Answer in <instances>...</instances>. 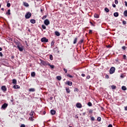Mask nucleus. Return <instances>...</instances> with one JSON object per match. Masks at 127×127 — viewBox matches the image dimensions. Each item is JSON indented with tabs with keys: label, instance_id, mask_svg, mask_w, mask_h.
I'll list each match as a JSON object with an SVG mask.
<instances>
[{
	"label": "nucleus",
	"instance_id": "nucleus-46",
	"mask_svg": "<svg viewBox=\"0 0 127 127\" xmlns=\"http://www.w3.org/2000/svg\"><path fill=\"white\" fill-rule=\"evenodd\" d=\"M121 78H125V75L124 74H122L120 76Z\"/></svg>",
	"mask_w": 127,
	"mask_h": 127
},
{
	"label": "nucleus",
	"instance_id": "nucleus-18",
	"mask_svg": "<svg viewBox=\"0 0 127 127\" xmlns=\"http://www.w3.org/2000/svg\"><path fill=\"white\" fill-rule=\"evenodd\" d=\"M55 35H56L57 36H60V33H59V32H58V31H56V32H55Z\"/></svg>",
	"mask_w": 127,
	"mask_h": 127
},
{
	"label": "nucleus",
	"instance_id": "nucleus-47",
	"mask_svg": "<svg viewBox=\"0 0 127 127\" xmlns=\"http://www.w3.org/2000/svg\"><path fill=\"white\" fill-rule=\"evenodd\" d=\"M123 24L126 25V24H127V21L124 20V21H123Z\"/></svg>",
	"mask_w": 127,
	"mask_h": 127
},
{
	"label": "nucleus",
	"instance_id": "nucleus-49",
	"mask_svg": "<svg viewBox=\"0 0 127 127\" xmlns=\"http://www.w3.org/2000/svg\"><path fill=\"white\" fill-rule=\"evenodd\" d=\"M123 58H124V59H127V56H126V55H124Z\"/></svg>",
	"mask_w": 127,
	"mask_h": 127
},
{
	"label": "nucleus",
	"instance_id": "nucleus-42",
	"mask_svg": "<svg viewBox=\"0 0 127 127\" xmlns=\"http://www.w3.org/2000/svg\"><path fill=\"white\" fill-rule=\"evenodd\" d=\"M115 3L116 4H118V3H119V0H115Z\"/></svg>",
	"mask_w": 127,
	"mask_h": 127
},
{
	"label": "nucleus",
	"instance_id": "nucleus-16",
	"mask_svg": "<svg viewBox=\"0 0 127 127\" xmlns=\"http://www.w3.org/2000/svg\"><path fill=\"white\" fill-rule=\"evenodd\" d=\"M114 16L115 17H118V16H119V12H116L114 13Z\"/></svg>",
	"mask_w": 127,
	"mask_h": 127
},
{
	"label": "nucleus",
	"instance_id": "nucleus-28",
	"mask_svg": "<svg viewBox=\"0 0 127 127\" xmlns=\"http://www.w3.org/2000/svg\"><path fill=\"white\" fill-rule=\"evenodd\" d=\"M124 16L127 17V10H126L124 12Z\"/></svg>",
	"mask_w": 127,
	"mask_h": 127
},
{
	"label": "nucleus",
	"instance_id": "nucleus-6",
	"mask_svg": "<svg viewBox=\"0 0 127 127\" xmlns=\"http://www.w3.org/2000/svg\"><path fill=\"white\" fill-rule=\"evenodd\" d=\"M7 106H8V105L7 103H4L2 105L1 108L3 109V110H5V108H7Z\"/></svg>",
	"mask_w": 127,
	"mask_h": 127
},
{
	"label": "nucleus",
	"instance_id": "nucleus-36",
	"mask_svg": "<svg viewBox=\"0 0 127 127\" xmlns=\"http://www.w3.org/2000/svg\"><path fill=\"white\" fill-rule=\"evenodd\" d=\"M97 121L100 122L101 121H102V118H101V117H98Z\"/></svg>",
	"mask_w": 127,
	"mask_h": 127
},
{
	"label": "nucleus",
	"instance_id": "nucleus-1",
	"mask_svg": "<svg viewBox=\"0 0 127 127\" xmlns=\"http://www.w3.org/2000/svg\"><path fill=\"white\" fill-rule=\"evenodd\" d=\"M32 14L30 12H27L25 16V17L26 19H28L29 18H30L31 17Z\"/></svg>",
	"mask_w": 127,
	"mask_h": 127
},
{
	"label": "nucleus",
	"instance_id": "nucleus-52",
	"mask_svg": "<svg viewBox=\"0 0 127 127\" xmlns=\"http://www.w3.org/2000/svg\"><path fill=\"white\" fill-rule=\"evenodd\" d=\"M64 71L65 72V73H67V69L64 68Z\"/></svg>",
	"mask_w": 127,
	"mask_h": 127
},
{
	"label": "nucleus",
	"instance_id": "nucleus-35",
	"mask_svg": "<svg viewBox=\"0 0 127 127\" xmlns=\"http://www.w3.org/2000/svg\"><path fill=\"white\" fill-rule=\"evenodd\" d=\"M87 105H88V106H89V107H92V103L90 102H88Z\"/></svg>",
	"mask_w": 127,
	"mask_h": 127
},
{
	"label": "nucleus",
	"instance_id": "nucleus-24",
	"mask_svg": "<svg viewBox=\"0 0 127 127\" xmlns=\"http://www.w3.org/2000/svg\"><path fill=\"white\" fill-rule=\"evenodd\" d=\"M29 92H35V89L34 88H30L29 89Z\"/></svg>",
	"mask_w": 127,
	"mask_h": 127
},
{
	"label": "nucleus",
	"instance_id": "nucleus-26",
	"mask_svg": "<svg viewBox=\"0 0 127 127\" xmlns=\"http://www.w3.org/2000/svg\"><path fill=\"white\" fill-rule=\"evenodd\" d=\"M122 90H123V91H127V87H126L125 86H123L122 87Z\"/></svg>",
	"mask_w": 127,
	"mask_h": 127
},
{
	"label": "nucleus",
	"instance_id": "nucleus-9",
	"mask_svg": "<svg viewBox=\"0 0 127 127\" xmlns=\"http://www.w3.org/2000/svg\"><path fill=\"white\" fill-rule=\"evenodd\" d=\"M65 84H66V85H68V86H71L72 85H73V83L71 81H66Z\"/></svg>",
	"mask_w": 127,
	"mask_h": 127
},
{
	"label": "nucleus",
	"instance_id": "nucleus-59",
	"mask_svg": "<svg viewBox=\"0 0 127 127\" xmlns=\"http://www.w3.org/2000/svg\"><path fill=\"white\" fill-rule=\"evenodd\" d=\"M81 76H82V77H85V75L84 73H82V74H81Z\"/></svg>",
	"mask_w": 127,
	"mask_h": 127
},
{
	"label": "nucleus",
	"instance_id": "nucleus-60",
	"mask_svg": "<svg viewBox=\"0 0 127 127\" xmlns=\"http://www.w3.org/2000/svg\"><path fill=\"white\" fill-rule=\"evenodd\" d=\"M44 11V9L43 8H41V12H43Z\"/></svg>",
	"mask_w": 127,
	"mask_h": 127
},
{
	"label": "nucleus",
	"instance_id": "nucleus-10",
	"mask_svg": "<svg viewBox=\"0 0 127 127\" xmlns=\"http://www.w3.org/2000/svg\"><path fill=\"white\" fill-rule=\"evenodd\" d=\"M17 48L20 52L23 51V47L22 45L19 47H18Z\"/></svg>",
	"mask_w": 127,
	"mask_h": 127
},
{
	"label": "nucleus",
	"instance_id": "nucleus-4",
	"mask_svg": "<svg viewBox=\"0 0 127 127\" xmlns=\"http://www.w3.org/2000/svg\"><path fill=\"white\" fill-rule=\"evenodd\" d=\"M41 42H46L47 43L48 42V39L46 38V37H43L41 39Z\"/></svg>",
	"mask_w": 127,
	"mask_h": 127
},
{
	"label": "nucleus",
	"instance_id": "nucleus-29",
	"mask_svg": "<svg viewBox=\"0 0 127 127\" xmlns=\"http://www.w3.org/2000/svg\"><path fill=\"white\" fill-rule=\"evenodd\" d=\"M90 120L92 122H94V121H95V118L94 117H93V116L90 117Z\"/></svg>",
	"mask_w": 127,
	"mask_h": 127
},
{
	"label": "nucleus",
	"instance_id": "nucleus-25",
	"mask_svg": "<svg viewBox=\"0 0 127 127\" xmlns=\"http://www.w3.org/2000/svg\"><path fill=\"white\" fill-rule=\"evenodd\" d=\"M65 90L66 91V93H70V92H71V91H70V89H69V88L66 87Z\"/></svg>",
	"mask_w": 127,
	"mask_h": 127
},
{
	"label": "nucleus",
	"instance_id": "nucleus-13",
	"mask_svg": "<svg viewBox=\"0 0 127 127\" xmlns=\"http://www.w3.org/2000/svg\"><path fill=\"white\" fill-rule=\"evenodd\" d=\"M23 3L24 6H26V7H28V6H29V4L27 2H23Z\"/></svg>",
	"mask_w": 127,
	"mask_h": 127
},
{
	"label": "nucleus",
	"instance_id": "nucleus-37",
	"mask_svg": "<svg viewBox=\"0 0 127 127\" xmlns=\"http://www.w3.org/2000/svg\"><path fill=\"white\" fill-rule=\"evenodd\" d=\"M50 60H53V56L52 55H50Z\"/></svg>",
	"mask_w": 127,
	"mask_h": 127
},
{
	"label": "nucleus",
	"instance_id": "nucleus-7",
	"mask_svg": "<svg viewBox=\"0 0 127 127\" xmlns=\"http://www.w3.org/2000/svg\"><path fill=\"white\" fill-rule=\"evenodd\" d=\"M44 24H45V25H49V24H50V22L49 21V20L47 19L45 20Z\"/></svg>",
	"mask_w": 127,
	"mask_h": 127
},
{
	"label": "nucleus",
	"instance_id": "nucleus-30",
	"mask_svg": "<svg viewBox=\"0 0 127 127\" xmlns=\"http://www.w3.org/2000/svg\"><path fill=\"white\" fill-rule=\"evenodd\" d=\"M105 10L106 12H109L110 11V9H109V8H108L107 7L105 8Z\"/></svg>",
	"mask_w": 127,
	"mask_h": 127
},
{
	"label": "nucleus",
	"instance_id": "nucleus-54",
	"mask_svg": "<svg viewBox=\"0 0 127 127\" xmlns=\"http://www.w3.org/2000/svg\"><path fill=\"white\" fill-rule=\"evenodd\" d=\"M0 56L1 57H2V56H3V55L2 54V53L1 52H0Z\"/></svg>",
	"mask_w": 127,
	"mask_h": 127
},
{
	"label": "nucleus",
	"instance_id": "nucleus-38",
	"mask_svg": "<svg viewBox=\"0 0 127 127\" xmlns=\"http://www.w3.org/2000/svg\"><path fill=\"white\" fill-rule=\"evenodd\" d=\"M29 120L31 121L32 122H33L34 121V119H33V117H31L29 118Z\"/></svg>",
	"mask_w": 127,
	"mask_h": 127
},
{
	"label": "nucleus",
	"instance_id": "nucleus-45",
	"mask_svg": "<svg viewBox=\"0 0 127 127\" xmlns=\"http://www.w3.org/2000/svg\"><path fill=\"white\" fill-rule=\"evenodd\" d=\"M7 7H10V3H7Z\"/></svg>",
	"mask_w": 127,
	"mask_h": 127
},
{
	"label": "nucleus",
	"instance_id": "nucleus-39",
	"mask_svg": "<svg viewBox=\"0 0 127 127\" xmlns=\"http://www.w3.org/2000/svg\"><path fill=\"white\" fill-rule=\"evenodd\" d=\"M42 28H43V29H46V26H45V25H42Z\"/></svg>",
	"mask_w": 127,
	"mask_h": 127
},
{
	"label": "nucleus",
	"instance_id": "nucleus-3",
	"mask_svg": "<svg viewBox=\"0 0 127 127\" xmlns=\"http://www.w3.org/2000/svg\"><path fill=\"white\" fill-rule=\"evenodd\" d=\"M116 71V68L115 67H112L110 69V74H114Z\"/></svg>",
	"mask_w": 127,
	"mask_h": 127
},
{
	"label": "nucleus",
	"instance_id": "nucleus-11",
	"mask_svg": "<svg viewBox=\"0 0 127 127\" xmlns=\"http://www.w3.org/2000/svg\"><path fill=\"white\" fill-rule=\"evenodd\" d=\"M15 44H16V46H17V48H18V47H19V46H21L22 45H21V43H20V42H15Z\"/></svg>",
	"mask_w": 127,
	"mask_h": 127
},
{
	"label": "nucleus",
	"instance_id": "nucleus-8",
	"mask_svg": "<svg viewBox=\"0 0 127 127\" xmlns=\"http://www.w3.org/2000/svg\"><path fill=\"white\" fill-rule=\"evenodd\" d=\"M76 107L78 109H81V108H82V104L80 103H77L76 104Z\"/></svg>",
	"mask_w": 127,
	"mask_h": 127
},
{
	"label": "nucleus",
	"instance_id": "nucleus-40",
	"mask_svg": "<svg viewBox=\"0 0 127 127\" xmlns=\"http://www.w3.org/2000/svg\"><path fill=\"white\" fill-rule=\"evenodd\" d=\"M55 43V42L54 41H52L51 43V46H53V45H54Z\"/></svg>",
	"mask_w": 127,
	"mask_h": 127
},
{
	"label": "nucleus",
	"instance_id": "nucleus-19",
	"mask_svg": "<svg viewBox=\"0 0 127 127\" xmlns=\"http://www.w3.org/2000/svg\"><path fill=\"white\" fill-rule=\"evenodd\" d=\"M57 80H59V81H61L62 79V77L61 76H57Z\"/></svg>",
	"mask_w": 127,
	"mask_h": 127
},
{
	"label": "nucleus",
	"instance_id": "nucleus-58",
	"mask_svg": "<svg viewBox=\"0 0 127 127\" xmlns=\"http://www.w3.org/2000/svg\"><path fill=\"white\" fill-rule=\"evenodd\" d=\"M53 97L51 96V97H50V100H51V101H52V100H53Z\"/></svg>",
	"mask_w": 127,
	"mask_h": 127
},
{
	"label": "nucleus",
	"instance_id": "nucleus-31",
	"mask_svg": "<svg viewBox=\"0 0 127 127\" xmlns=\"http://www.w3.org/2000/svg\"><path fill=\"white\" fill-rule=\"evenodd\" d=\"M84 42V39H81L80 41L78 42L79 44H82Z\"/></svg>",
	"mask_w": 127,
	"mask_h": 127
},
{
	"label": "nucleus",
	"instance_id": "nucleus-43",
	"mask_svg": "<svg viewBox=\"0 0 127 127\" xmlns=\"http://www.w3.org/2000/svg\"><path fill=\"white\" fill-rule=\"evenodd\" d=\"M122 48L123 50H126V49H127V47H126V46H123Z\"/></svg>",
	"mask_w": 127,
	"mask_h": 127
},
{
	"label": "nucleus",
	"instance_id": "nucleus-2",
	"mask_svg": "<svg viewBox=\"0 0 127 127\" xmlns=\"http://www.w3.org/2000/svg\"><path fill=\"white\" fill-rule=\"evenodd\" d=\"M41 64L43 66H47V65L49 64V63L48 62H45L44 61H41Z\"/></svg>",
	"mask_w": 127,
	"mask_h": 127
},
{
	"label": "nucleus",
	"instance_id": "nucleus-61",
	"mask_svg": "<svg viewBox=\"0 0 127 127\" xmlns=\"http://www.w3.org/2000/svg\"><path fill=\"white\" fill-rule=\"evenodd\" d=\"M107 48H110V47H111V45H109L107 46Z\"/></svg>",
	"mask_w": 127,
	"mask_h": 127
},
{
	"label": "nucleus",
	"instance_id": "nucleus-15",
	"mask_svg": "<svg viewBox=\"0 0 127 127\" xmlns=\"http://www.w3.org/2000/svg\"><path fill=\"white\" fill-rule=\"evenodd\" d=\"M31 23H32L33 24H34L36 23V21L35 19H31L30 20Z\"/></svg>",
	"mask_w": 127,
	"mask_h": 127
},
{
	"label": "nucleus",
	"instance_id": "nucleus-12",
	"mask_svg": "<svg viewBox=\"0 0 127 127\" xmlns=\"http://www.w3.org/2000/svg\"><path fill=\"white\" fill-rule=\"evenodd\" d=\"M51 114L53 116L54 115H55L56 114V111L54 110H51Z\"/></svg>",
	"mask_w": 127,
	"mask_h": 127
},
{
	"label": "nucleus",
	"instance_id": "nucleus-41",
	"mask_svg": "<svg viewBox=\"0 0 127 127\" xmlns=\"http://www.w3.org/2000/svg\"><path fill=\"white\" fill-rule=\"evenodd\" d=\"M74 92H79V89L75 88L74 90Z\"/></svg>",
	"mask_w": 127,
	"mask_h": 127
},
{
	"label": "nucleus",
	"instance_id": "nucleus-22",
	"mask_svg": "<svg viewBox=\"0 0 127 127\" xmlns=\"http://www.w3.org/2000/svg\"><path fill=\"white\" fill-rule=\"evenodd\" d=\"M111 88L112 90H116L117 89V86L115 85H112Z\"/></svg>",
	"mask_w": 127,
	"mask_h": 127
},
{
	"label": "nucleus",
	"instance_id": "nucleus-32",
	"mask_svg": "<svg viewBox=\"0 0 127 127\" xmlns=\"http://www.w3.org/2000/svg\"><path fill=\"white\" fill-rule=\"evenodd\" d=\"M12 83H13V84H16V83H17L16 79H13Z\"/></svg>",
	"mask_w": 127,
	"mask_h": 127
},
{
	"label": "nucleus",
	"instance_id": "nucleus-17",
	"mask_svg": "<svg viewBox=\"0 0 127 127\" xmlns=\"http://www.w3.org/2000/svg\"><path fill=\"white\" fill-rule=\"evenodd\" d=\"M14 89H19L20 86H18V85H14L13 86Z\"/></svg>",
	"mask_w": 127,
	"mask_h": 127
},
{
	"label": "nucleus",
	"instance_id": "nucleus-27",
	"mask_svg": "<svg viewBox=\"0 0 127 127\" xmlns=\"http://www.w3.org/2000/svg\"><path fill=\"white\" fill-rule=\"evenodd\" d=\"M77 40H78V38H75L73 41V44H76L77 43Z\"/></svg>",
	"mask_w": 127,
	"mask_h": 127
},
{
	"label": "nucleus",
	"instance_id": "nucleus-33",
	"mask_svg": "<svg viewBox=\"0 0 127 127\" xmlns=\"http://www.w3.org/2000/svg\"><path fill=\"white\" fill-rule=\"evenodd\" d=\"M34 114V111H32L31 112V113L29 114V115L32 116H33V114Z\"/></svg>",
	"mask_w": 127,
	"mask_h": 127
},
{
	"label": "nucleus",
	"instance_id": "nucleus-44",
	"mask_svg": "<svg viewBox=\"0 0 127 127\" xmlns=\"http://www.w3.org/2000/svg\"><path fill=\"white\" fill-rule=\"evenodd\" d=\"M89 34H92V33H93V30H89Z\"/></svg>",
	"mask_w": 127,
	"mask_h": 127
},
{
	"label": "nucleus",
	"instance_id": "nucleus-51",
	"mask_svg": "<svg viewBox=\"0 0 127 127\" xmlns=\"http://www.w3.org/2000/svg\"><path fill=\"white\" fill-rule=\"evenodd\" d=\"M105 78H106V79H109V75L106 74V75H105Z\"/></svg>",
	"mask_w": 127,
	"mask_h": 127
},
{
	"label": "nucleus",
	"instance_id": "nucleus-48",
	"mask_svg": "<svg viewBox=\"0 0 127 127\" xmlns=\"http://www.w3.org/2000/svg\"><path fill=\"white\" fill-rule=\"evenodd\" d=\"M90 75H87V76H86V79H87V80H89V79H90Z\"/></svg>",
	"mask_w": 127,
	"mask_h": 127
},
{
	"label": "nucleus",
	"instance_id": "nucleus-57",
	"mask_svg": "<svg viewBox=\"0 0 127 127\" xmlns=\"http://www.w3.org/2000/svg\"><path fill=\"white\" fill-rule=\"evenodd\" d=\"M125 3L126 6H127V1H125Z\"/></svg>",
	"mask_w": 127,
	"mask_h": 127
},
{
	"label": "nucleus",
	"instance_id": "nucleus-62",
	"mask_svg": "<svg viewBox=\"0 0 127 127\" xmlns=\"http://www.w3.org/2000/svg\"><path fill=\"white\" fill-rule=\"evenodd\" d=\"M90 24H91V25H94V24L93 23V22L90 21Z\"/></svg>",
	"mask_w": 127,
	"mask_h": 127
},
{
	"label": "nucleus",
	"instance_id": "nucleus-14",
	"mask_svg": "<svg viewBox=\"0 0 127 127\" xmlns=\"http://www.w3.org/2000/svg\"><path fill=\"white\" fill-rule=\"evenodd\" d=\"M6 14L7 15H10V14H11V13H10V9H8L7 11L6 12Z\"/></svg>",
	"mask_w": 127,
	"mask_h": 127
},
{
	"label": "nucleus",
	"instance_id": "nucleus-21",
	"mask_svg": "<svg viewBox=\"0 0 127 127\" xmlns=\"http://www.w3.org/2000/svg\"><path fill=\"white\" fill-rule=\"evenodd\" d=\"M48 66H50V67H51V69H54V68L55 67L54 65H51L50 64H49Z\"/></svg>",
	"mask_w": 127,
	"mask_h": 127
},
{
	"label": "nucleus",
	"instance_id": "nucleus-63",
	"mask_svg": "<svg viewBox=\"0 0 127 127\" xmlns=\"http://www.w3.org/2000/svg\"><path fill=\"white\" fill-rule=\"evenodd\" d=\"M125 111H127V106L125 107Z\"/></svg>",
	"mask_w": 127,
	"mask_h": 127
},
{
	"label": "nucleus",
	"instance_id": "nucleus-5",
	"mask_svg": "<svg viewBox=\"0 0 127 127\" xmlns=\"http://www.w3.org/2000/svg\"><path fill=\"white\" fill-rule=\"evenodd\" d=\"M1 90H2V91H3V92L5 93V92H6V90H7V89L6 88V86H5V85H3L1 87Z\"/></svg>",
	"mask_w": 127,
	"mask_h": 127
},
{
	"label": "nucleus",
	"instance_id": "nucleus-53",
	"mask_svg": "<svg viewBox=\"0 0 127 127\" xmlns=\"http://www.w3.org/2000/svg\"><path fill=\"white\" fill-rule=\"evenodd\" d=\"M46 17H47V16L44 15V16H43L42 19H44L46 18Z\"/></svg>",
	"mask_w": 127,
	"mask_h": 127
},
{
	"label": "nucleus",
	"instance_id": "nucleus-23",
	"mask_svg": "<svg viewBox=\"0 0 127 127\" xmlns=\"http://www.w3.org/2000/svg\"><path fill=\"white\" fill-rule=\"evenodd\" d=\"M31 76L32 77H35V72L33 71L31 73Z\"/></svg>",
	"mask_w": 127,
	"mask_h": 127
},
{
	"label": "nucleus",
	"instance_id": "nucleus-50",
	"mask_svg": "<svg viewBox=\"0 0 127 127\" xmlns=\"http://www.w3.org/2000/svg\"><path fill=\"white\" fill-rule=\"evenodd\" d=\"M20 127H25V125L21 124V126H20Z\"/></svg>",
	"mask_w": 127,
	"mask_h": 127
},
{
	"label": "nucleus",
	"instance_id": "nucleus-55",
	"mask_svg": "<svg viewBox=\"0 0 127 127\" xmlns=\"http://www.w3.org/2000/svg\"><path fill=\"white\" fill-rule=\"evenodd\" d=\"M112 6L113 7H116V6H117V5H116V4H113Z\"/></svg>",
	"mask_w": 127,
	"mask_h": 127
},
{
	"label": "nucleus",
	"instance_id": "nucleus-56",
	"mask_svg": "<svg viewBox=\"0 0 127 127\" xmlns=\"http://www.w3.org/2000/svg\"><path fill=\"white\" fill-rule=\"evenodd\" d=\"M108 127H113V125L112 124H110Z\"/></svg>",
	"mask_w": 127,
	"mask_h": 127
},
{
	"label": "nucleus",
	"instance_id": "nucleus-20",
	"mask_svg": "<svg viewBox=\"0 0 127 127\" xmlns=\"http://www.w3.org/2000/svg\"><path fill=\"white\" fill-rule=\"evenodd\" d=\"M94 16L95 18H99L100 17V16H99V14H95L94 15Z\"/></svg>",
	"mask_w": 127,
	"mask_h": 127
},
{
	"label": "nucleus",
	"instance_id": "nucleus-64",
	"mask_svg": "<svg viewBox=\"0 0 127 127\" xmlns=\"http://www.w3.org/2000/svg\"><path fill=\"white\" fill-rule=\"evenodd\" d=\"M89 113H93V110H90Z\"/></svg>",
	"mask_w": 127,
	"mask_h": 127
},
{
	"label": "nucleus",
	"instance_id": "nucleus-34",
	"mask_svg": "<svg viewBox=\"0 0 127 127\" xmlns=\"http://www.w3.org/2000/svg\"><path fill=\"white\" fill-rule=\"evenodd\" d=\"M67 77H69V78H73V76L71 75V74H66Z\"/></svg>",
	"mask_w": 127,
	"mask_h": 127
}]
</instances>
